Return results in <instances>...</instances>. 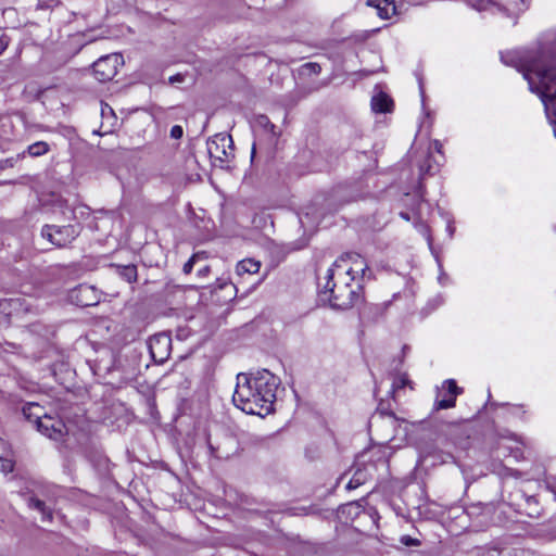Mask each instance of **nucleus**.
<instances>
[{"label": "nucleus", "mask_w": 556, "mask_h": 556, "mask_svg": "<svg viewBox=\"0 0 556 556\" xmlns=\"http://www.w3.org/2000/svg\"><path fill=\"white\" fill-rule=\"evenodd\" d=\"M81 230L83 226L78 222L67 225H45L41 228V236L52 245L63 249L70 247Z\"/></svg>", "instance_id": "7ed1b4c3"}, {"label": "nucleus", "mask_w": 556, "mask_h": 556, "mask_svg": "<svg viewBox=\"0 0 556 556\" xmlns=\"http://www.w3.org/2000/svg\"><path fill=\"white\" fill-rule=\"evenodd\" d=\"M371 109L376 113H388L393 109L392 99L384 92H380L372 97Z\"/></svg>", "instance_id": "dca6fc26"}, {"label": "nucleus", "mask_w": 556, "mask_h": 556, "mask_svg": "<svg viewBox=\"0 0 556 556\" xmlns=\"http://www.w3.org/2000/svg\"><path fill=\"white\" fill-rule=\"evenodd\" d=\"M172 339L165 333H159L150 338L149 351L155 363L163 364L170 354Z\"/></svg>", "instance_id": "9b49d317"}, {"label": "nucleus", "mask_w": 556, "mask_h": 556, "mask_svg": "<svg viewBox=\"0 0 556 556\" xmlns=\"http://www.w3.org/2000/svg\"><path fill=\"white\" fill-rule=\"evenodd\" d=\"M123 63V56L119 53L101 56L92 64L93 75L100 83L109 81L115 77L118 66Z\"/></svg>", "instance_id": "0eeeda50"}, {"label": "nucleus", "mask_w": 556, "mask_h": 556, "mask_svg": "<svg viewBox=\"0 0 556 556\" xmlns=\"http://www.w3.org/2000/svg\"><path fill=\"white\" fill-rule=\"evenodd\" d=\"M434 170L435 168L428 161L420 165L421 175H432Z\"/></svg>", "instance_id": "7c9ffc66"}, {"label": "nucleus", "mask_w": 556, "mask_h": 556, "mask_svg": "<svg viewBox=\"0 0 556 556\" xmlns=\"http://www.w3.org/2000/svg\"><path fill=\"white\" fill-rule=\"evenodd\" d=\"M42 407L36 403H27L23 407V414L29 421H34L38 427V421L43 418Z\"/></svg>", "instance_id": "a211bd4d"}, {"label": "nucleus", "mask_w": 556, "mask_h": 556, "mask_svg": "<svg viewBox=\"0 0 556 556\" xmlns=\"http://www.w3.org/2000/svg\"><path fill=\"white\" fill-rule=\"evenodd\" d=\"M401 543L406 546H419L420 545V541L418 539H414L409 535H403L401 538Z\"/></svg>", "instance_id": "c85d7f7f"}, {"label": "nucleus", "mask_w": 556, "mask_h": 556, "mask_svg": "<svg viewBox=\"0 0 556 556\" xmlns=\"http://www.w3.org/2000/svg\"><path fill=\"white\" fill-rule=\"evenodd\" d=\"M404 421V419L394 415L389 403L381 401L371 416L369 425L370 427L375 426L377 428L383 427L390 429L391 431L384 435L386 441H390L397 434V428Z\"/></svg>", "instance_id": "423d86ee"}, {"label": "nucleus", "mask_w": 556, "mask_h": 556, "mask_svg": "<svg viewBox=\"0 0 556 556\" xmlns=\"http://www.w3.org/2000/svg\"><path fill=\"white\" fill-rule=\"evenodd\" d=\"M368 5H374L378 10L381 18L388 20L396 13L394 0H368Z\"/></svg>", "instance_id": "2eb2a0df"}, {"label": "nucleus", "mask_w": 556, "mask_h": 556, "mask_svg": "<svg viewBox=\"0 0 556 556\" xmlns=\"http://www.w3.org/2000/svg\"><path fill=\"white\" fill-rule=\"evenodd\" d=\"M70 301L80 307L93 306L99 303L100 294L98 290L89 285H79L71 290Z\"/></svg>", "instance_id": "9d476101"}, {"label": "nucleus", "mask_w": 556, "mask_h": 556, "mask_svg": "<svg viewBox=\"0 0 556 556\" xmlns=\"http://www.w3.org/2000/svg\"><path fill=\"white\" fill-rule=\"evenodd\" d=\"M472 8H475L478 11L488 10L490 5L495 7L496 10L503 14H505L507 17L510 18H517L520 14L526 12L529 7L531 0H516L513 2H509L507 5H502L492 2L491 0H469Z\"/></svg>", "instance_id": "6e6552de"}, {"label": "nucleus", "mask_w": 556, "mask_h": 556, "mask_svg": "<svg viewBox=\"0 0 556 556\" xmlns=\"http://www.w3.org/2000/svg\"><path fill=\"white\" fill-rule=\"evenodd\" d=\"M367 478H368V475L365 469H361V468L357 469L354 472L353 477L348 482L346 489L354 490V489L361 486L362 484H364L366 482Z\"/></svg>", "instance_id": "412c9836"}, {"label": "nucleus", "mask_w": 556, "mask_h": 556, "mask_svg": "<svg viewBox=\"0 0 556 556\" xmlns=\"http://www.w3.org/2000/svg\"><path fill=\"white\" fill-rule=\"evenodd\" d=\"M432 147L441 155V159H443V155H442V148H443V146H442V143L439 140H434L432 142Z\"/></svg>", "instance_id": "473e14b6"}, {"label": "nucleus", "mask_w": 556, "mask_h": 556, "mask_svg": "<svg viewBox=\"0 0 556 556\" xmlns=\"http://www.w3.org/2000/svg\"><path fill=\"white\" fill-rule=\"evenodd\" d=\"M9 46V39L5 36L0 37V55L5 51Z\"/></svg>", "instance_id": "2f4dec72"}, {"label": "nucleus", "mask_w": 556, "mask_h": 556, "mask_svg": "<svg viewBox=\"0 0 556 556\" xmlns=\"http://www.w3.org/2000/svg\"><path fill=\"white\" fill-rule=\"evenodd\" d=\"M184 135V129L179 125H175L170 128V137L174 139H180Z\"/></svg>", "instance_id": "c756f323"}, {"label": "nucleus", "mask_w": 556, "mask_h": 556, "mask_svg": "<svg viewBox=\"0 0 556 556\" xmlns=\"http://www.w3.org/2000/svg\"><path fill=\"white\" fill-rule=\"evenodd\" d=\"M261 264L252 258H247L238 263L237 273L242 274H256L260 270Z\"/></svg>", "instance_id": "aec40b11"}, {"label": "nucleus", "mask_w": 556, "mask_h": 556, "mask_svg": "<svg viewBox=\"0 0 556 556\" xmlns=\"http://www.w3.org/2000/svg\"><path fill=\"white\" fill-rule=\"evenodd\" d=\"M505 475H510V476H515V477H518V473L511 469H506V473Z\"/></svg>", "instance_id": "c9c22d12"}, {"label": "nucleus", "mask_w": 556, "mask_h": 556, "mask_svg": "<svg viewBox=\"0 0 556 556\" xmlns=\"http://www.w3.org/2000/svg\"><path fill=\"white\" fill-rule=\"evenodd\" d=\"M206 146L210 157L219 162L220 166L229 163L235 157V148L230 135L216 134L207 140Z\"/></svg>", "instance_id": "39448f33"}, {"label": "nucleus", "mask_w": 556, "mask_h": 556, "mask_svg": "<svg viewBox=\"0 0 556 556\" xmlns=\"http://www.w3.org/2000/svg\"><path fill=\"white\" fill-rule=\"evenodd\" d=\"M254 155H255V144H253V147H252V153H251V156H252V157H254Z\"/></svg>", "instance_id": "e433bc0d"}, {"label": "nucleus", "mask_w": 556, "mask_h": 556, "mask_svg": "<svg viewBox=\"0 0 556 556\" xmlns=\"http://www.w3.org/2000/svg\"><path fill=\"white\" fill-rule=\"evenodd\" d=\"M321 72V66L318 63L309 62L301 66L303 75H318Z\"/></svg>", "instance_id": "a878e982"}, {"label": "nucleus", "mask_w": 556, "mask_h": 556, "mask_svg": "<svg viewBox=\"0 0 556 556\" xmlns=\"http://www.w3.org/2000/svg\"><path fill=\"white\" fill-rule=\"evenodd\" d=\"M331 267L340 270L350 280H354L357 276H361L363 279L371 277L368 265L357 253H346L340 256Z\"/></svg>", "instance_id": "20e7f679"}, {"label": "nucleus", "mask_w": 556, "mask_h": 556, "mask_svg": "<svg viewBox=\"0 0 556 556\" xmlns=\"http://www.w3.org/2000/svg\"><path fill=\"white\" fill-rule=\"evenodd\" d=\"M111 267L114 268L115 273L121 278H123L125 281H127L129 283L137 281L138 274H137L136 265H134V264H128V265L112 264Z\"/></svg>", "instance_id": "f3484780"}, {"label": "nucleus", "mask_w": 556, "mask_h": 556, "mask_svg": "<svg viewBox=\"0 0 556 556\" xmlns=\"http://www.w3.org/2000/svg\"><path fill=\"white\" fill-rule=\"evenodd\" d=\"M30 156H41L49 151V144L45 141H37L27 149Z\"/></svg>", "instance_id": "5701e85b"}, {"label": "nucleus", "mask_w": 556, "mask_h": 556, "mask_svg": "<svg viewBox=\"0 0 556 556\" xmlns=\"http://www.w3.org/2000/svg\"><path fill=\"white\" fill-rule=\"evenodd\" d=\"M233 404L251 415L266 416L274 410L278 379L268 370L255 376L238 375Z\"/></svg>", "instance_id": "f257e3e1"}, {"label": "nucleus", "mask_w": 556, "mask_h": 556, "mask_svg": "<svg viewBox=\"0 0 556 556\" xmlns=\"http://www.w3.org/2000/svg\"><path fill=\"white\" fill-rule=\"evenodd\" d=\"M208 271H210V266H204L198 270V275L201 277H204L208 274Z\"/></svg>", "instance_id": "72a5a7b5"}, {"label": "nucleus", "mask_w": 556, "mask_h": 556, "mask_svg": "<svg viewBox=\"0 0 556 556\" xmlns=\"http://www.w3.org/2000/svg\"><path fill=\"white\" fill-rule=\"evenodd\" d=\"M30 311L25 299H2L0 300V327L10 325L11 317L26 314Z\"/></svg>", "instance_id": "1a4fd4ad"}, {"label": "nucleus", "mask_w": 556, "mask_h": 556, "mask_svg": "<svg viewBox=\"0 0 556 556\" xmlns=\"http://www.w3.org/2000/svg\"><path fill=\"white\" fill-rule=\"evenodd\" d=\"M5 166H13L12 161L5 160L3 163H0V168H4Z\"/></svg>", "instance_id": "f704fd0d"}, {"label": "nucleus", "mask_w": 556, "mask_h": 556, "mask_svg": "<svg viewBox=\"0 0 556 556\" xmlns=\"http://www.w3.org/2000/svg\"><path fill=\"white\" fill-rule=\"evenodd\" d=\"M446 386V393L442 399L437 397L434 402V409H447L452 408L456 404V396L462 392V390L456 386L454 380H446L443 384V388ZM440 396V394L438 395Z\"/></svg>", "instance_id": "4468645a"}, {"label": "nucleus", "mask_w": 556, "mask_h": 556, "mask_svg": "<svg viewBox=\"0 0 556 556\" xmlns=\"http://www.w3.org/2000/svg\"><path fill=\"white\" fill-rule=\"evenodd\" d=\"M350 281V278L337 268L328 269L321 294L333 308H350L358 299L357 293L351 288Z\"/></svg>", "instance_id": "f03ea898"}, {"label": "nucleus", "mask_w": 556, "mask_h": 556, "mask_svg": "<svg viewBox=\"0 0 556 556\" xmlns=\"http://www.w3.org/2000/svg\"><path fill=\"white\" fill-rule=\"evenodd\" d=\"M14 464L11 459L0 457V470L8 473L13 470Z\"/></svg>", "instance_id": "cd10ccee"}, {"label": "nucleus", "mask_w": 556, "mask_h": 556, "mask_svg": "<svg viewBox=\"0 0 556 556\" xmlns=\"http://www.w3.org/2000/svg\"><path fill=\"white\" fill-rule=\"evenodd\" d=\"M434 163H435V164H437V165L439 166V164H440V161H438V160H434Z\"/></svg>", "instance_id": "4c0bfd02"}, {"label": "nucleus", "mask_w": 556, "mask_h": 556, "mask_svg": "<svg viewBox=\"0 0 556 556\" xmlns=\"http://www.w3.org/2000/svg\"><path fill=\"white\" fill-rule=\"evenodd\" d=\"M203 256H204V253H195V254H193V255L189 258V261H188L187 263H185V265H184V267H182V271H184L186 275L190 274V273H191V270H192V268H193L194 263H195L199 258H201V257H203Z\"/></svg>", "instance_id": "bb28decb"}, {"label": "nucleus", "mask_w": 556, "mask_h": 556, "mask_svg": "<svg viewBox=\"0 0 556 556\" xmlns=\"http://www.w3.org/2000/svg\"><path fill=\"white\" fill-rule=\"evenodd\" d=\"M71 217H67L70 220H74L75 223H80L81 219H85L89 216V207L86 205H79L74 208H70Z\"/></svg>", "instance_id": "4be33fe9"}, {"label": "nucleus", "mask_w": 556, "mask_h": 556, "mask_svg": "<svg viewBox=\"0 0 556 556\" xmlns=\"http://www.w3.org/2000/svg\"><path fill=\"white\" fill-rule=\"evenodd\" d=\"M478 556H510L509 552L496 546L483 547L479 551Z\"/></svg>", "instance_id": "b1692460"}, {"label": "nucleus", "mask_w": 556, "mask_h": 556, "mask_svg": "<svg viewBox=\"0 0 556 556\" xmlns=\"http://www.w3.org/2000/svg\"><path fill=\"white\" fill-rule=\"evenodd\" d=\"M37 429L42 434L55 441L62 439L66 433V426L61 419L46 414L43 418H40L38 421Z\"/></svg>", "instance_id": "f8f14e48"}, {"label": "nucleus", "mask_w": 556, "mask_h": 556, "mask_svg": "<svg viewBox=\"0 0 556 556\" xmlns=\"http://www.w3.org/2000/svg\"><path fill=\"white\" fill-rule=\"evenodd\" d=\"M29 507L39 510L42 514L43 518H47L49 520L52 518L51 513L47 509L45 502L38 498H30Z\"/></svg>", "instance_id": "393cba45"}, {"label": "nucleus", "mask_w": 556, "mask_h": 556, "mask_svg": "<svg viewBox=\"0 0 556 556\" xmlns=\"http://www.w3.org/2000/svg\"><path fill=\"white\" fill-rule=\"evenodd\" d=\"M210 454L217 459H229L238 451V443L235 438L226 435L217 445L208 442Z\"/></svg>", "instance_id": "ddd939ff"}, {"label": "nucleus", "mask_w": 556, "mask_h": 556, "mask_svg": "<svg viewBox=\"0 0 556 556\" xmlns=\"http://www.w3.org/2000/svg\"><path fill=\"white\" fill-rule=\"evenodd\" d=\"M406 386H409L410 389H413L412 381L408 379L406 374L399 375V376H396L394 378L393 383H392V388H391V391H390V393L392 394V397H393L394 401L399 396L400 391L403 388H405Z\"/></svg>", "instance_id": "6ab92c4d"}]
</instances>
